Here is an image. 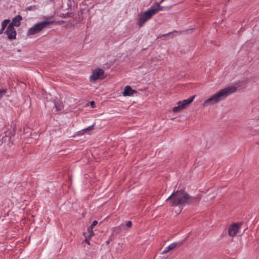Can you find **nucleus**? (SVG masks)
<instances>
[{
  "label": "nucleus",
  "mask_w": 259,
  "mask_h": 259,
  "mask_svg": "<svg viewBox=\"0 0 259 259\" xmlns=\"http://www.w3.org/2000/svg\"><path fill=\"white\" fill-rule=\"evenodd\" d=\"M104 74V71L102 69L97 68L94 70L92 75L90 76V80L91 82H94L96 80L101 79Z\"/></svg>",
  "instance_id": "423d86ee"
},
{
  "label": "nucleus",
  "mask_w": 259,
  "mask_h": 259,
  "mask_svg": "<svg viewBox=\"0 0 259 259\" xmlns=\"http://www.w3.org/2000/svg\"><path fill=\"white\" fill-rule=\"evenodd\" d=\"M240 225L237 224H233L228 229V234L231 237H234L237 234L240 229Z\"/></svg>",
  "instance_id": "1a4fd4ad"
},
{
  "label": "nucleus",
  "mask_w": 259,
  "mask_h": 259,
  "mask_svg": "<svg viewBox=\"0 0 259 259\" xmlns=\"http://www.w3.org/2000/svg\"><path fill=\"white\" fill-rule=\"evenodd\" d=\"M54 22L53 20L51 21L45 20L36 23L33 27L28 29L27 36L34 35L39 32L44 28L47 27L48 26L53 23Z\"/></svg>",
  "instance_id": "7ed1b4c3"
},
{
  "label": "nucleus",
  "mask_w": 259,
  "mask_h": 259,
  "mask_svg": "<svg viewBox=\"0 0 259 259\" xmlns=\"http://www.w3.org/2000/svg\"><path fill=\"white\" fill-rule=\"evenodd\" d=\"M125 225H126V227H127L128 228H130L132 225V223L131 221H127L126 222Z\"/></svg>",
  "instance_id": "a211bd4d"
},
{
  "label": "nucleus",
  "mask_w": 259,
  "mask_h": 259,
  "mask_svg": "<svg viewBox=\"0 0 259 259\" xmlns=\"http://www.w3.org/2000/svg\"><path fill=\"white\" fill-rule=\"evenodd\" d=\"M95 104L94 101H91V105L93 106V105Z\"/></svg>",
  "instance_id": "b1692460"
},
{
  "label": "nucleus",
  "mask_w": 259,
  "mask_h": 259,
  "mask_svg": "<svg viewBox=\"0 0 259 259\" xmlns=\"http://www.w3.org/2000/svg\"><path fill=\"white\" fill-rule=\"evenodd\" d=\"M94 235V233L93 232H92V233H89V235L88 236H87V238H89V239H90L91 238H92L93 236Z\"/></svg>",
  "instance_id": "aec40b11"
},
{
  "label": "nucleus",
  "mask_w": 259,
  "mask_h": 259,
  "mask_svg": "<svg viewBox=\"0 0 259 259\" xmlns=\"http://www.w3.org/2000/svg\"><path fill=\"white\" fill-rule=\"evenodd\" d=\"M10 22V19H6V20H4L2 23H3V24H4L5 25H6L7 26V25L9 23V22Z\"/></svg>",
  "instance_id": "f3484780"
},
{
  "label": "nucleus",
  "mask_w": 259,
  "mask_h": 259,
  "mask_svg": "<svg viewBox=\"0 0 259 259\" xmlns=\"http://www.w3.org/2000/svg\"><path fill=\"white\" fill-rule=\"evenodd\" d=\"M7 92L6 90H0V99L3 97V96L5 95Z\"/></svg>",
  "instance_id": "4468645a"
},
{
  "label": "nucleus",
  "mask_w": 259,
  "mask_h": 259,
  "mask_svg": "<svg viewBox=\"0 0 259 259\" xmlns=\"http://www.w3.org/2000/svg\"><path fill=\"white\" fill-rule=\"evenodd\" d=\"M136 91L133 90L130 85H127L125 87L123 95L124 96H130L133 95Z\"/></svg>",
  "instance_id": "9b49d317"
},
{
  "label": "nucleus",
  "mask_w": 259,
  "mask_h": 259,
  "mask_svg": "<svg viewBox=\"0 0 259 259\" xmlns=\"http://www.w3.org/2000/svg\"><path fill=\"white\" fill-rule=\"evenodd\" d=\"M98 224V222L97 221H94L92 223V224L91 225V227H94L95 226H96Z\"/></svg>",
  "instance_id": "6ab92c4d"
},
{
  "label": "nucleus",
  "mask_w": 259,
  "mask_h": 259,
  "mask_svg": "<svg viewBox=\"0 0 259 259\" xmlns=\"http://www.w3.org/2000/svg\"><path fill=\"white\" fill-rule=\"evenodd\" d=\"M172 197V200L170 202L171 206L190 203L194 200L193 198L183 190L177 191L176 192H173L170 196L166 199V201L169 200Z\"/></svg>",
  "instance_id": "f03ea898"
},
{
  "label": "nucleus",
  "mask_w": 259,
  "mask_h": 259,
  "mask_svg": "<svg viewBox=\"0 0 259 259\" xmlns=\"http://www.w3.org/2000/svg\"><path fill=\"white\" fill-rule=\"evenodd\" d=\"M7 27L6 25H5L3 23H2V28L0 29V35L3 34L4 32V30L5 29L6 27Z\"/></svg>",
  "instance_id": "2eb2a0df"
},
{
  "label": "nucleus",
  "mask_w": 259,
  "mask_h": 259,
  "mask_svg": "<svg viewBox=\"0 0 259 259\" xmlns=\"http://www.w3.org/2000/svg\"><path fill=\"white\" fill-rule=\"evenodd\" d=\"M237 88L234 86L227 87L223 89L205 100L203 103V106L208 107L216 104L225 99L230 94L235 92Z\"/></svg>",
  "instance_id": "f257e3e1"
},
{
  "label": "nucleus",
  "mask_w": 259,
  "mask_h": 259,
  "mask_svg": "<svg viewBox=\"0 0 259 259\" xmlns=\"http://www.w3.org/2000/svg\"><path fill=\"white\" fill-rule=\"evenodd\" d=\"M22 18L21 15H18L13 18L12 22L9 25L12 26V27H19L21 25V21Z\"/></svg>",
  "instance_id": "9d476101"
},
{
  "label": "nucleus",
  "mask_w": 259,
  "mask_h": 259,
  "mask_svg": "<svg viewBox=\"0 0 259 259\" xmlns=\"http://www.w3.org/2000/svg\"><path fill=\"white\" fill-rule=\"evenodd\" d=\"M164 0H160V3H162L163 2H164Z\"/></svg>",
  "instance_id": "a878e982"
},
{
  "label": "nucleus",
  "mask_w": 259,
  "mask_h": 259,
  "mask_svg": "<svg viewBox=\"0 0 259 259\" xmlns=\"http://www.w3.org/2000/svg\"><path fill=\"white\" fill-rule=\"evenodd\" d=\"M94 124L92 125H91V126H89L88 127L85 128V131H87V130H91L93 129V127H94Z\"/></svg>",
  "instance_id": "4be33fe9"
},
{
  "label": "nucleus",
  "mask_w": 259,
  "mask_h": 259,
  "mask_svg": "<svg viewBox=\"0 0 259 259\" xmlns=\"http://www.w3.org/2000/svg\"><path fill=\"white\" fill-rule=\"evenodd\" d=\"M5 33L8 35V39L10 40L15 39L16 38V31L14 27L11 25H8Z\"/></svg>",
  "instance_id": "6e6552de"
},
{
  "label": "nucleus",
  "mask_w": 259,
  "mask_h": 259,
  "mask_svg": "<svg viewBox=\"0 0 259 259\" xmlns=\"http://www.w3.org/2000/svg\"><path fill=\"white\" fill-rule=\"evenodd\" d=\"M195 98V96H193L187 99L184 100L183 101H181L178 102V106L175 107L172 109V111L174 112H178L180 111L185 109L187 105L190 104Z\"/></svg>",
  "instance_id": "39448f33"
},
{
  "label": "nucleus",
  "mask_w": 259,
  "mask_h": 259,
  "mask_svg": "<svg viewBox=\"0 0 259 259\" xmlns=\"http://www.w3.org/2000/svg\"><path fill=\"white\" fill-rule=\"evenodd\" d=\"M15 135V131L13 130L11 131H7L4 134H2V142L10 143L12 136Z\"/></svg>",
  "instance_id": "0eeeda50"
},
{
  "label": "nucleus",
  "mask_w": 259,
  "mask_h": 259,
  "mask_svg": "<svg viewBox=\"0 0 259 259\" xmlns=\"http://www.w3.org/2000/svg\"><path fill=\"white\" fill-rule=\"evenodd\" d=\"M55 106L56 108L57 111L60 110L62 108V105H58L56 103H55Z\"/></svg>",
  "instance_id": "dca6fc26"
},
{
  "label": "nucleus",
  "mask_w": 259,
  "mask_h": 259,
  "mask_svg": "<svg viewBox=\"0 0 259 259\" xmlns=\"http://www.w3.org/2000/svg\"><path fill=\"white\" fill-rule=\"evenodd\" d=\"M178 243H171L170 245H169L168 246L166 247L161 252L162 254H165L166 253H167L168 251H169L171 250L174 249L176 248L178 246Z\"/></svg>",
  "instance_id": "ddd939ff"
},
{
  "label": "nucleus",
  "mask_w": 259,
  "mask_h": 259,
  "mask_svg": "<svg viewBox=\"0 0 259 259\" xmlns=\"http://www.w3.org/2000/svg\"><path fill=\"white\" fill-rule=\"evenodd\" d=\"M111 240V239H109L107 241V243H109L110 241V240Z\"/></svg>",
  "instance_id": "393cba45"
},
{
  "label": "nucleus",
  "mask_w": 259,
  "mask_h": 259,
  "mask_svg": "<svg viewBox=\"0 0 259 259\" xmlns=\"http://www.w3.org/2000/svg\"><path fill=\"white\" fill-rule=\"evenodd\" d=\"M93 227H91V226H90L88 229V233H92V232H93Z\"/></svg>",
  "instance_id": "412c9836"
},
{
  "label": "nucleus",
  "mask_w": 259,
  "mask_h": 259,
  "mask_svg": "<svg viewBox=\"0 0 259 259\" xmlns=\"http://www.w3.org/2000/svg\"><path fill=\"white\" fill-rule=\"evenodd\" d=\"M154 12L152 11L150 8L145 12L139 16L138 25L140 27H142L148 20L151 19L154 15Z\"/></svg>",
  "instance_id": "20e7f679"
},
{
  "label": "nucleus",
  "mask_w": 259,
  "mask_h": 259,
  "mask_svg": "<svg viewBox=\"0 0 259 259\" xmlns=\"http://www.w3.org/2000/svg\"><path fill=\"white\" fill-rule=\"evenodd\" d=\"M52 19V17H50V18H49V19H50V20H51Z\"/></svg>",
  "instance_id": "bb28decb"
},
{
  "label": "nucleus",
  "mask_w": 259,
  "mask_h": 259,
  "mask_svg": "<svg viewBox=\"0 0 259 259\" xmlns=\"http://www.w3.org/2000/svg\"><path fill=\"white\" fill-rule=\"evenodd\" d=\"M86 233H84V235L85 236V241L89 244H90V242H89V238H87V235H86Z\"/></svg>",
  "instance_id": "5701e85b"
},
{
  "label": "nucleus",
  "mask_w": 259,
  "mask_h": 259,
  "mask_svg": "<svg viewBox=\"0 0 259 259\" xmlns=\"http://www.w3.org/2000/svg\"><path fill=\"white\" fill-rule=\"evenodd\" d=\"M169 8V7H168L160 6L159 4H158V3L157 4L156 8H155L153 6H151L150 7V9L152 10V11L154 12V13H153L154 15H155L160 11H162V10H164L165 9H168Z\"/></svg>",
  "instance_id": "f8f14e48"
}]
</instances>
